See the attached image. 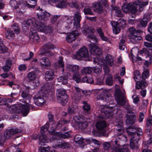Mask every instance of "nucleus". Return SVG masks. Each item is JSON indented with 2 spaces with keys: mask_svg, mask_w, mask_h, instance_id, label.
Returning a JSON list of instances; mask_svg holds the SVG:
<instances>
[{
  "mask_svg": "<svg viewBox=\"0 0 152 152\" xmlns=\"http://www.w3.org/2000/svg\"><path fill=\"white\" fill-rule=\"evenodd\" d=\"M31 22L38 31L43 32L45 34H50L53 32V28L51 25H46L41 22L38 20H26L21 22L22 27H26V28L30 25Z\"/></svg>",
  "mask_w": 152,
  "mask_h": 152,
  "instance_id": "1",
  "label": "nucleus"
},
{
  "mask_svg": "<svg viewBox=\"0 0 152 152\" xmlns=\"http://www.w3.org/2000/svg\"><path fill=\"white\" fill-rule=\"evenodd\" d=\"M127 133L132 135L130 140V148L133 149H137L138 147V142L140 138V136L142 134V129L137 126H130L126 129Z\"/></svg>",
  "mask_w": 152,
  "mask_h": 152,
  "instance_id": "2",
  "label": "nucleus"
},
{
  "mask_svg": "<svg viewBox=\"0 0 152 152\" xmlns=\"http://www.w3.org/2000/svg\"><path fill=\"white\" fill-rule=\"evenodd\" d=\"M50 85L48 83L45 84L41 87V90L34 97V103L36 105L42 106L43 105L45 101L43 97L48 96V95L50 93Z\"/></svg>",
  "mask_w": 152,
  "mask_h": 152,
  "instance_id": "3",
  "label": "nucleus"
},
{
  "mask_svg": "<svg viewBox=\"0 0 152 152\" xmlns=\"http://www.w3.org/2000/svg\"><path fill=\"white\" fill-rule=\"evenodd\" d=\"M96 99L97 103H100V102H99V100H101V102H105L110 104L113 103V98L110 96V94L108 91H103L97 96Z\"/></svg>",
  "mask_w": 152,
  "mask_h": 152,
  "instance_id": "4",
  "label": "nucleus"
},
{
  "mask_svg": "<svg viewBox=\"0 0 152 152\" xmlns=\"http://www.w3.org/2000/svg\"><path fill=\"white\" fill-rule=\"evenodd\" d=\"M22 131L21 129L15 128H12L7 129L4 132V136H2L0 133V141L5 138L6 139H9L12 137L15 134L20 133Z\"/></svg>",
  "mask_w": 152,
  "mask_h": 152,
  "instance_id": "5",
  "label": "nucleus"
},
{
  "mask_svg": "<svg viewBox=\"0 0 152 152\" xmlns=\"http://www.w3.org/2000/svg\"><path fill=\"white\" fill-rule=\"evenodd\" d=\"M130 34L129 36L130 41L134 43L138 42L142 39L140 36V31H137L133 28H130L129 29Z\"/></svg>",
  "mask_w": 152,
  "mask_h": 152,
  "instance_id": "6",
  "label": "nucleus"
},
{
  "mask_svg": "<svg viewBox=\"0 0 152 152\" xmlns=\"http://www.w3.org/2000/svg\"><path fill=\"white\" fill-rule=\"evenodd\" d=\"M56 95L58 101L64 105L68 101V96L66 91L63 89H59L57 90Z\"/></svg>",
  "mask_w": 152,
  "mask_h": 152,
  "instance_id": "7",
  "label": "nucleus"
},
{
  "mask_svg": "<svg viewBox=\"0 0 152 152\" xmlns=\"http://www.w3.org/2000/svg\"><path fill=\"white\" fill-rule=\"evenodd\" d=\"M111 22L112 26L113 27V32L116 34L120 32L121 30L120 26L124 27L126 24V22L125 20H118L117 22L112 20Z\"/></svg>",
  "mask_w": 152,
  "mask_h": 152,
  "instance_id": "8",
  "label": "nucleus"
},
{
  "mask_svg": "<svg viewBox=\"0 0 152 152\" xmlns=\"http://www.w3.org/2000/svg\"><path fill=\"white\" fill-rule=\"evenodd\" d=\"M115 93V98L118 104L120 106L123 105L125 103L124 91L122 92L119 89L116 88Z\"/></svg>",
  "mask_w": 152,
  "mask_h": 152,
  "instance_id": "9",
  "label": "nucleus"
},
{
  "mask_svg": "<svg viewBox=\"0 0 152 152\" xmlns=\"http://www.w3.org/2000/svg\"><path fill=\"white\" fill-rule=\"evenodd\" d=\"M74 119L77 124L79 128L84 129L87 127V123L86 118H83L80 116H76Z\"/></svg>",
  "mask_w": 152,
  "mask_h": 152,
  "instance_id": "10",
  "label": "nucleus"
},
{
  "mask_svg": "<svg viewBox=\"0 0 152 152\" xmlns=\"http://www.w3.org/2000/svg\"><path fill=\"white\" fill-rule=\"evenodd\" d=\"M29 107L32 109H34V106L26 102L25 104H21L19 106L18 109L20 110L18 112H21L24 116H26L28 113L29 110Z\"/></svg>",
  "mask_w": 152,
  "mask_h": 152,
  "instance_id": "11",
  "label": "nucleus"
},
{
  "mask_svg": "<svg viewBox=\"0 0 152 152\" xmlns=\"http://www.w3.org/2000/svg\"><path fill=\"white\" fill-rule=\"evenodd\" d=\"M76 55L80 58H83L85 60L88 61L89 59L88 51L86 48L84 46H83L79 50Z\"/></svg>",
  "mask_w": 152,
  "mask_h": 152,
  "instance_id": "12",
  "label": "nucleus"
},
{
  "mask_svg": "<svg viewBox=\"0 0 152 152\" xmlns=\"http://www.w3.org/2000/svg\"><path fill=\"white\" fill-rule=\"evenodd\" d=\"M122 10L124 12H127L130 11L132 14H134L137 11V9L134 3L124 4L122 7Z\"/></svg>",
  "mask_w": 152,
  "mask_h": 152,
  "instance_id": "13",
  "label": "nucleus"
},
{
  "mask_svg": "<svg viewBox=\"0 0 152 152\" xmlns=\"http://www.w3.org/2000/svg\"><path fill=\"white\" fill-rule=\"evenodd\" d=\"M49 134H50L53 135L52 139L53 140H58L59 138H67L70 136V134L68 132H66L64 134H62L60 132H54L53 131H49Z\"/></svg>",
  "mask_w": 152,
  "mask_h": 152,
  "instance_id": "14",
  "label": "nucleus"
},
{
  "mask_svg": "<svg viewBox=\"0 0 152 152\" xmlns=\"http://www.w3.org/2000/svg\"><path fill=\"white\" fill-rule=\"evenodd\" d=\"M101 114L103 117L109 116L110 114L113 111V107L112 106L107 107L106 106L101 105Z\"/></svg>",
  "mask_w": 152,
  "mask_h": 152,
  "instance_id": "15",
  "label": "nucleus"
},
{
  "mask_svg": "<svg viewBox=\"0 0 152 152\" xmlns=\"http://www.w3.org/2000/svg\"><path fill=\"white\" fill-rule=\"evenodd\" d=\"M135 121V115L132 111L127 112V119L126 121L127 124H133Z\"/></svg>",
  "mask_w": 152,
  "mask_h": 152,
  "instance_id": "16",
  "label": "nucleus"
},
{
  "mask_svg": "<svg viewBox=\"0 0 152 152\" xmlns=\"http://www.w3.org/2000/svg\"><path fill=\"white\" fill-rule=\"evenodd\" d=\"M89 49L91 53L94 55H100L102 54V50L95 44H90Z\"/></svg>",
  "mask_w": 152,
  "mask_h": 152,
  "instance_id": "17",
  "label": "nucleus"
},
{
  "mask_svg": "<svg viewBox=\"0 0 152 152\" xmlns=\"http://www.w3.org/2000/svg\"><path fill=\"white\" fill-rule=\"evenodd\" d=\"M79 35V34L78 31H74L66 37V40L69 43H72L75 41L76 37L78 36Z\"/></svg>",
  "mask_w": 152,
  "mask_h": 152,
  "instance_id": "18",
  "label": "nucleus"
},
{
  "mask_svg": "<svg viewBox=\"0 0 152 152\" xmlns=\"http://www.w3.org/2000/svg\"><path fill=\"white\" fill-rule=\"evenodd\" d=\"M66 70L73 73L78 72L79 67L78 66L72 64H67L66 66Z\"/></svg>",
  "mask_w": 152,
  "mask_h": 152,
  "instance_id": "19",
  "label": "nucleus"
},
{
  "mask_svg": "<svg viewBox=\"0 0 152 152\" xmlns=\"http://www.w3.org/2000/svg\"><path fill=\"white\" fill-rule=\"evenodd\" d=\"M92 7L95 12L101 13L103 11V7L101 3L99 2H95L92 4Z\"/></svg>",
  "mask_w": 152,
  "mask_h": 152,
  "instance_id": "20",
  "label": "nucleus"
},
{
  "mask_svg": "<svg viewBox=\"0 0 152 152\" xmlns=\"http://www.w3.org/2000/svg\"><path fill=\"white\" fill-rule=\"evenodd\" d=\"M26 5L23 1H20L18 2L17 6L16 8L17 12L20 14H23L25 11Z\"/></svg>",
  "mask_w": 152,
  "mask_h": 152,
  "instance_id": "21",
  "label": "nucleus"
},
{
  "mask_svg": "<svg viewBox=\"0 0 152 152\" xmlns=\"http://www.w3.org/2000/svg\"><path fill=\"white\" fill-rule=\"evenodd\" d=\"M39 39V36L36 31L33 29L31 30L30 32V40L32 42H36Z\"/></svg>",
  "mask_w": 152,
  "mask_h": 152,
  "instance_id": "22",
  "label": "nucleus"
},
{
  "mask_svg": "<svg viewBox=\"0 0 152 152\" xmlns=\"http://www.w3.org/2000/svg\"><path fill=\"white\" fill-rule=\"evenodd\" d=\"M39 62L41 66L44 68L49 66L51 64L50 61L49 59L46 57H44L40 59Z\"/></svg>",
  "mask_w": 152,
  "mask_h": 152,
  "instance_id": "23",
  "label": "nucleus"
},
{
  "mask_svg": "<svg viewBox=\"0 0 152 152\" xmlns=\"http://www.w3.org/2000/svg\"><path fill=\"white\" fill-rule=\"evenodd\" d=\"M54 77V72L52 70L49 69L46 72L45 74V78L46 80H52Z\"/></svg>",
  "mask_w": 152,
  "mask_h": 152,
  "instance_id": "24",
  "label": "nucleus"
},
{
  "mask_svg": "<svg viewBox=\"0 0 152 152\" xmlns=\"http://www.w3.org/2000/svg\"><path fill=\"white\" fill-rule=\"evenodd\" d=\"M95 126L98 130H103L106 127V124L104 121H99L97 122Z\"/></svg>",
  "mask_w": 152,
  "mask_h": 152,
  "instance_id": "25",
  "label": "nucleus"
},
{
  "mask_svg": "<svg viewBox=\"0 0 152 152\" xmlns=\"http://www.w3.org/2000/svg\"><path fill=\"white\" fill-rule=\"evenodd\" d=\"M116 128L115 129L116 135L120 136L122 135L124 132V129L123 126L121 125L118 124L116 126Z\"/></svg>",
  "mask_w": 152,
  "mask_h": 152,
  "instance_id": "26",
  "label": "nucleus"
},
{
  "mask_svg": "<svg viewBox=\"0 0 152 152\" xmlns=\"http://www.w3.org/2000/svg\"><path fill=\"white\" fill-rule=\"evenodd\" d=\"M37 10L39 12L37 13V18L39 19H44L46 18L49 15V14L47 12L44 13L42 12V9L39 7L37 9Z\"/></svg>",
  "mask_w": 152,
  "mask_h": 152,
  "instance_id": "27",
  "label": "nucleus"
},
{
  "mask_svg": "<svg viewBox=\"0 0 152 152\" xmlns=\"http://www.w3.org/2000/svg\"><path fill=\"white\" fill-rule=\"evenodd\" d=\"M39 70L38 68H36L35 70L30 72H29L28 74V77L30 80H34L36 77V73L39 72Z\"/></svg>",
  "mask_w": 152,
  "mask_h": 152,
  "instance_id": "28",
  "label": "nucleus"
},
{
  "mask_svg": "<svg viewBox=\"0 0 152 152\" xmlns=\"http://www.w3.org/2000/svg\"><path fill=\"white\" fill-rule=\"evenodd\" d=\"M117 136V137L115 140L114 142L115 145L120 146L121 145V140H126V137L125 136L123 135L121 137L118 136Z\"/></svg>",
  "mask_w": 152,
  "mask_h": 152,
  "instance_id": "29",
  "label": "nucleus"
},
{
  "mask_svg": "<svg viewBox=\"0 0 152 152\" xmlns=\"http://www.w3.org/2000/svg\"><path fill=\"white\" fill-rule=\"evenodd\" d=\"M84 30L83 31V33L93 34L95 32V30L91 26H85L83 27Z\"/></svg>",
  "mask_w": 152,
  "mask_h": 152,
  "instance_id": "30",
  "label": "nucleus"
},
{
  "mask_svg": "<svg viewBox=\"0 0 152 152\" xmlns=\"http://www.w3.org/2000/svg\"><path fill=\"white\" fill-rule=\"evenodd\" d=\"M71 145L68 142H63L61 144H58L55 145L54 147L55 148H59L63 149H66L70 148Z\"/></svg>",
  "mask_w": 152,
  "mask_h": 152,
  "instance_id": "31",
  "label": "nucleus"
},
{
  "mask_svg": "<svg viewBox=\"0 0 152 152\" xmlns=\"http://www.w3.org/2000/svg\"><path fill=\"white\" fill-rule=\"evenodd\" d=\"M105 61L107 65H108L109 66H111L113 64V58L110 55H107L105 57Z\"/></svg>",
  "mask_w": 152,
  "mask_h": 152,
  "instance_id": "32",
  "label": "nucleus"
},
{
  "mask_svg": "<svg viewBox=\"0 0 152 152\" xmlns=\"http://www.w3.org/2000/svg\"><path fill=\"white\" fill-rule=\"evenodd\" d=\"M148 86V84L144 80H141L140 81L137 82L136 87L137 89L143 88L145 87Z\"/></svg>",
  "mask_w": 152,
  "mask_h": 152,
  "instance_id": "33",
  "label": "nucleus"
},
{
  "mask_svg": "<svg viewBox=\"0 0 152 152\" xmlns=\"http://www.w3.org/2000/svg\"><path fill=\"white\" fill-rule=\"evenodd\" d=\"M147 59L145 60L144 63V68L145 69L146 68L148 67L149 66L151 65L152 63V56L150 54L148 55L146 57Z\"/></svg>",
  "mask_w": 152,
  "mask_h": 152,
  "instance_id": "34",
  "label": "nucleus"
},
{
  "mask_svg": "<svg viewBox=\"0 0 152 152\" xmlns=\"http://www.w3.org/2000/svg\"><path fill=\"white\" fill-rule=\"evenodd\" d=\"M54 3L59 2L58 4L59 7L60 8H64L66 6L67 4V0H51Z\"/></svg>",
  "mask_w": 152,
  "mask_h": 152,
  "instance_id": "35",
  "label": "nucleus"
},
{
  "mask_svg": "<svg viewBox=\"0 0 152 152\" xmlns=\"http://www.w3.org/2000/svg\"><path fill=\"white\" fill-rule=\"evenodd\" d=\"M75 89L76 93L78 96V97H80L83 95H86L87 92L86 91L83 90L79 87H75Z\"/></svg>",
  "mask_w": 152,
  "mask_h": 152,
  "instance_id": "36",
  "label": "nucleus"
},
{
  "mask_svg": "<svg viewBox=\"0 0 152 152\" xmlns=\"http://www.w3.org/2000/svg\"><path fill=\"white\" fill-rule=\"evenodd\" d=\"M74 140L75 142L78 144H82L84 140L81 135L78 134H76L75 136Z\"/></svg>",
  "mask_w": 152,
  "mask_h": 152,
  "instance_id": "37",
  "label": "nucleus"
},
{
  "mask_svg": "<svg viewBox=\"0 0 152 152\" xmlns=\"http://www.w3.org/2000/svg\"><path fill=\"white\" fill-rule=\"evenodd\" d=\"M70 76L69 74L67 76H63L58 78V81L61 82L63 84H66L68 82V77Z\"/></svg>",
  "mask_w": 152,
  "mask_h": 152,
  "instance_id": "38",
  "label": "nucleus"
},
{
  "mask_svg": "<svg viewBox=\"0 0 152 152\" xmlns=\"http://www.w3.org/2000/svg\"><path fill=\"white\" fill-rule=\"evenodd\" d=\"M5 35L7 38L9 39H13L15 37L13 31L10 29H8L7 30Z\"/></svg>",
  "mask_w": 152,
  "mask_h": 152,
  "instance_id": "39",
  "label": "nucleus"
},
{
  "mask_svg": "<svg viewBox=\"0 0 152 152\" xmlns=\"http://www.w3.org/2000/svg\"><path fill=\"white\" fill-rule=\"evenodd\" d=\"M97 31L99 34V36L102 39L105 41H107L108 40V39L106 37L104 36V34L102 31V29L100 28H99L97 29Z\"/></svg>",
  "mask_w": 152,
  "mask_h": 152,
  "instance_id": "40",
  "label": "nucleus"
},
{
  "mask_svg": "<svg viewBox=\"0 0 152 152\" xmlns=\"http://www.w3.org/2000/svg\"><path fill=\"white\" fill-rule=\"evenodd\" d=\"M37 0H26L27 5L29 8H34L37 4Z\"/></svg>",
  "mask_w": 152,
  "mask_h": 152,
  "instance_id": "41",
  "label": "nucleus"
},
{
  "mask_svg": "<svg viewBox=\"0 0 152 152\" xmlns=\"http://www.w3.org/2000/svg\"><path fill=\"white\" fill-rule=\"evenodd\" d=\"M93 70V68L86 67L83 68L81 71V72L82 74H90L92 72Z\"/></svg>",
  "mask_w": 152,
  "mask_h": 152,
  "instance_id": "42",
  "label": "nucleus"
},
{
  "mask_svg": "<svg viewBox=\"0 0 152 152\" xmlns=\"http://www.w3.org/2000/svg\"><path fill=\"white\" fill-rule=\"evenodd\" d=\"M47 139V137L45 134H42L39 137V144L42 145H43L42 144L48 142Z\"/></svg>",
  "mask_w": 152,
  "mask_h": 152,
  "instance_id": "43",
  "label": "nucleus"
},
{
  "mask_svg": "<svg viewBox=\"0 0 152 152\" xmlns=\"http://www.w3.org/2000/svg\"><path fill=\"white\" fill-rule=\"evenodd\" d=\"M83 103L84 105L83 107V109L84 111V112L86 114L89 113V111L90 109V105L85 102H83Z\"/></svg>",
  "mask_w": 152,
  "mask_h": 152,
  "instance_id": "44",
  "label": "nucleus"
},
{
  "mask_svg": "<svg viewBox=\"0 0 152 152\" xmlns=\"http://www.w3.org/2000/svg\"><path fill=\"white\" fill-rule=\"evenodd\" d=\"M134 78L135 81L138 82L140 80V73L138 70H135L134 72Z\"/></svg>",
  "mask_w": 152,
  "mask_h": 152,
  "instance_id": "45",
  "label": "nucleus"
},
{
  "mask_svg": "<svg viewBox=\"0 0 152 152\" xmlns=\"http://www.w3.org/2000/svg\"><path fill=\"white\" fill-rule=\"evenodd\" d=\"M44 48L45 50L53 49L56 48L55 46L53 44L50 43H47L43 45Z\"/></svg>",
  "mask_w": 152,
  "mask_h": 152,
  "instance_id": "46",
  "label": "nucleus"
},
{
  "mask_svg": "<svg viewBox=\"0 0 152 152\" xmlns=\"http://www.w3.org/2000/svg\"><path fill=\"white\" fill-rule=\"evenodd\" d=\"M138 22L139 23L137 26L139 28L140 26L143 27H145L147 26L148 21L146 20H138Z\"/></svg>",
  "mask_w": 152,
  "mask_h": 152,
  "instance_id": "47",
  "label": "nucleus"
},
{
  "mask_svg": "<svg viewBox=\"0 0 152 152\" xmlns=\"http://www.w3.org/2000/svg\"><path fill=\"white\" fill-rule=\"evenodd\" d=\"M144 45L145 47L149 48L148 55L150 54L152 56V43L145 42L144 43Z\"/></svg>",
  "mask_w": 152,
  "mask_h": 152,
  "instance_id": "48",
  "label": "nucleus"
},
{
  "mask_svg": "<svg viewBox=\"0 0 152 152\" xmlns=\"http://www.w3.org/2000/svg\"><path fill=\"white\" fill-rule=\"evenodd\" d=\"M106 77V84L108 86H111L113 84V77L111 75L109 76H105Z\"/></svg>",
  "mask_w": 152,
  "mask_h": 152,
  "instance_id": "49",
  "label": "nucleus"
},
{
  "mask_svg": "<svg viewBox=\"0 0 152 152\" xmlns=\"http://www.w3.org/2000/svg\"><path fill=\"white\" fill-rule=\"evenodd\" d=\"M21 95L23 98L25 99L29 100L30 98V96L29 94L26 91H21Z\"/></svg>",
  "mask_w": 152,
  "mask_h": 152,
  "instance_id": "50",
  "label": "nucleus"
},
{
  "mask_svg": "<svg viewBox=\"0 0 152 152\" xmlns=\"http://www.w3.org/2000/svg\"><path fill=\"white\" fill-rule=\"evenodd\" d=\"M148 4V1H143L140 2L138 1H136L134 3L135 6L139 5V6L140 8H142L145 6L147 5Z\"/></svg>",
  "mask_w": 152,
  "mask_h": 152,
  "instance_id": "51",
  "label": "nucleus"
},
{
  "mask_svg": "<svg viewBox=\"0 0 152 152\" xmlns=\"http://www.w3.org/2000/svg\"><path fill=\"white\" fill-rule=\"evenodd\" d=\"M12 27L15 33L18 34L20 33V29L18 24L14 23L12 26Z\"/></svg>",
  "mask_w": 152,
  "mask_h": 152,
  "instance_id": "52",
  "label": "nucleus"
},
{
  "mask_svg": "<svg viewBox=\"0 0 152 152\" xmlns=\"http://www.w3.org/2000/svg\"><path fill=\"white\" fill-rule=\"evenodd\" d=\"M73 79L77 83H79L81 81L80 76L78 72H76L74 73L73 75Z\"/></svg>",
  "mask_w": 152,
  "mask_h": 152,
  "instance_id": "53",
  "label": "nucleus"
},
{
  "mask_svg": "<svg viewBox=\"0 0 152 152\" xmlns=\"http://www.w3.org/2000/svg\"><path fill=\"white\" fill-rule=\"evenodd\" d=\"M103 69L105 73L104 74L105 76H109V75H110V71L107 65L105 64H104Z\"/></svg>",
  "mask_w": 152,
  "mask_h": 152,
  "instance_id": "54",
  "label": "nucleus"
},
{
  "mask_svg": "<svg viewBox=\"0 0 152 152\" xmlns=\"http://www.w3.org/2000/svg\"><path fill=\"white\" fill-rule=\"evenodd\" d=\"M39 85V83L38 80H35L34 81L31 83V89H34Z\"/></svg>",
  "mask_w": 152,
  "mask_h": 152,
  "instance_id": "55",
  "label": "nucleus"
},
{
  "mask_svg": "<svg viewBox=\"0 0 152 152\" xmlns=\"http://www.w3.org/2000/svg\"><path fill=\"white\" fill-rule=\"evenodd\" d=\"M84 12L86 14L92 15V14L91 7H87L84 9Z\"/></svg>",
  "mask_w": 152,
  "mask_h": 152,
  "instance_id": "56",
  "label": "nucleus"
},
{
  "mask_svg": "<svg viewBox=\"0 0 152 152\" xmlns=\"http://www.w3.org/2000/svg\"><path fill=\"white\" fill-rule=\"evenodd\" d=\"M119 152H129L128 146H124L122 147H118Z\"/></svg>",
  "mask_w": 152,
  "mask_h": 152,
  "instance_id": "57",
  "label": "nucleus"
},
{
  "mask_svg": "<svg viewBox=\"0 0 152 152\" xmlns=\"http://www.w3.org/2000/svg\"><path fill=\"white\" fill-rule=\"evenodd\" d=\"M62 125V124L60 121L58 122L56 124V127H53V126L52 127V131H53L54 132H55V130L59 129L61 127Z\"/></svg>",
  "mask_w": 152,
  "mask_h": 152,
  "instance_id": "58",
  "label": "nucleus"
},
{
  "mask_svg": "<svg viewBox=\"0 0 152 152\" xmlns=\"http://www.w3.org/2000/svg\"><path fill=\"white\" fill-rule=\"evenodd\" d=\"M144 71L142 73V78L145 80L148 77L149 72L148 69H144Z\"/></svg>",
  "mask_w": 152,
  "mask_h": 152,
  "instance_id": "59",
  "label": "nucleus"
},
{
  "mask_svg": "<svg viewBox=\"0 0 152 152\" xmlns=\"http://www.w3.org/2000/svg\"><path fill=\"white\" fill-rule=\"evenodd\" d=\"M50 124L47 123L43 126L41 128V132L42 134L47 131L49 127Z\"/></svg>",
  "mask_w": 152,
  "mask_h": 152,
  "instance_id": "60",
  "label": "nucleus"
},
{
  "mask_svg": "<svg viewBox=\"0 0 152 152\" xmlns=\"http://www.w3.org/2000/svg\"><path fill=\"white\" fill-rule=\"evenodd\" d=\"M18 3L16 0H11L10 1V4L11 7L15 9H16Z\"/></svg>",
  "mask_w": 152,
  "mask_h": 152,
  "instance_id": "61",
  "label": "nucleus"
},
{
  "mask_svg": "<svg viewBox=\"0 0 152 152\" xmlns=\"http://www.w3.org/2000/svg\"><path fill=\"white\" fill-rule=\"evenodd\" d=\"M0 50L3 52H6L7 50V48H6L3 44L0 39Z\"/></svg>",
  "mask_w": 152,
  "mask_h": 152,
  "instance_id": "62",
  "label": "nucleus"
},
{
  "mask_svg": "<svg viewBox=\"0 0 152 152\" xmlns=\"http://www.w3.org/2000/svg\"><path fill=\"white\" fill-rule=\"evenodd\" d=\"M74 27L76 28H78L80 27V20H74Z\"/></svg>",
  "mask_w": 152,
  "mask_h": 152,
  "instance_id": "63",
  "label": "nucleus"
},
{
  "mask_svg": "<svg viewBox=\"0 0 152 152\" xmlns=\"http://www.w3.org/2000/svg\"><path fill=\"white\" fill-rule=\"evenodd\" d=\"M50 149V148L49 146L46 147L42 146L40 147L39 149V151H40L41 152H48Z\"/></svg>",
  "mask_w": 152,
  "mask_h": 152,
  "instance_id": "64",
  "label": "nucleus"
}]
</instances>
